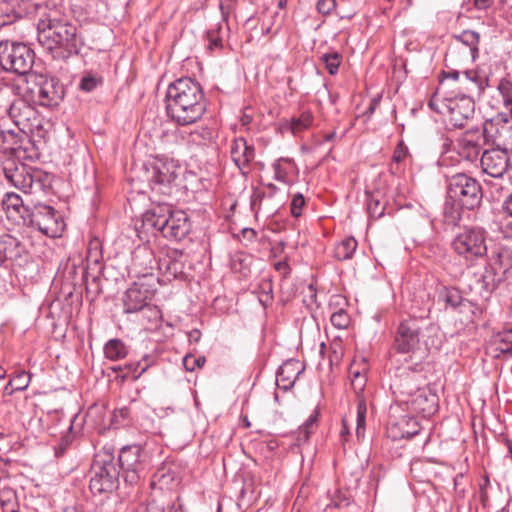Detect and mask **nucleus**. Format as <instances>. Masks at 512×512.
<instances>
[{
    "label": "nucleus",
    "instance_id": "obj_1",
    "mask_svg": "<svg viewBox=\"0 0 512 512\" xmlns=\"http://www.w3.org/2000/svg\"><path fill=\"white\" fill-rule=\"evenodd\" d=\"M166 111L178 125L197 122L206 111L201 85L190 77H182L171 83L166 92Z\"/></svg>",
    "mask_w": 512,
    "mask_h": 512
},
{
    "label": "nucleus",
    "instance_id": "obj_2",
    "mask_svg": "<svg viewBox=\"0 0 512 512\" xmlns=\"http://www.w3.org/2000/svg\"><path fill=\"white\" fill-rule=\"evenodd\" d=\"M153 262L152 253L148 249L143 248L135 252L132 266L138 280L124 294L125 313H136L151 302L156 291L155 282L157 281V277L153 273Z\"/></svg>",
    "mask_w": 512,
    "mask_h": 512
},
{
    "label": "nucleus",
    "instance_id": "obj_3",
    "mask_svg": "<svg viewBox=\"0 0 512 512\" xmlns=\"http://www.w3.org/2000/svg\"><path fill=\"white\" fill-rule=\"evenodd\" d=\"M451 249L467 265L487 255L486 231L479 227H465L451 241Z\"/></svg>",
    "mask_w": 512,
    "mask_h": 512
},
{
    "label": "nucleus",
    "instance_id": "obj_4",
    "mask_svg": "<svg viewBox=\"0 0 512 512\" xmlns=\"http://www.w3.org/2000/svg\"><path fill=\"white\" fill-rule=\"evenodd\" d=\"M39 28L38 40L48 50L64 48L72 52L77 48V28L68 22L62 20H49L48 24Z\"/></svg>",
    "mask_w": 512,
    "mask_h": 512
},
{
    "label": "nucleus",
    "instance_id": "obj_5",
    "mask_svg": "<svg viewBox=\"0 0 512 512\" xmlns=\"http://www.w3.org/2000/svg\"><path fill=\"white\" fill-rule=\"evenodd\" d=\"M91 473L89 487L94 495L110 494L117 489L120 471L111 455L98 456Z\"/></svg>",
    "mask_w": 512,
    "mask_h": 512
},
{
    "label": "nucleus",
    "instance_id": "obj_6",
    "mask_svg": "<svg viewBox=\"0 0 512 512\" xmlns=\"http://www.w3.org/2000/svg\"><path fill=\"white\" fill-rule=\"evenodd\" d=\"M34 58V51L26 44L9 41L0 43V65L6 71L28 77Z\"/></svg>",
    "mask_w": 512,
    "mask_h": 512
},
{
    "label": "nucleus",
    "instance_id": "obj_7",
    "mask_svg": "<svg viewBox=\"0 0 512 512\" xmlns=\"http://www.w3.org/2000/svg\"><path fill=\"white\" fill-rule=\"evenodd\" d=\"M429 106L446 117L447 124L453 128H463L472 118L475 103L471 97L461 96L445 99L440 105L433 98Z\"/></svg>",
    "mask_w": 512,
    "mask_h": 512
},
{
    "label": "nucleus",
    "instance_id": "obj_8",
    "mask_svg": "<svg viewBox=\"0 0 512 512\" xmlns=\"http://www.w3.org/2000/svg\"><path fill=\"white\" fill-rule=\"evenodd\" d=\"M449 197L462 208L473 210L481 204L482 188L478 181L466 174L451 177L448 186Z\"/></svg>",
    "mask_w": 512,
    "mask_h": 512
},
{
    "label": "nucleus",
    "instance_id": "obj_9",
    "mask_svg": "<svg viewBox=\"0 0 512 512\" xmlns=\"http://www.w3.org/2000/svg\"><path fill=\"white\" fill-rule=\"evenodd\" d=\"M3 172L5 178L17 189L24 193H33L42 190L45 187L46 175L37 169H32L24 164L17 165L14 162H8Z\"/></svg>",
    "mask_w": 512,
    "mask_h": 512
},
{
    "label": "nucleus",
    "instance_id": "obj_10",
    "mask_svg": "<svg viewBox=\"0 0 512 512\" xmlns=\"http://www.w3.org/2000/svg\"><path fill=\"white\" fill-rule=\"evenodd\" d=\"M480 34L473 30H464L453 35L446 52L445 60L456 62H475L479 56Z\"/></svg>",
    "mask_w": 512,
    "mask_h": 512
},
{
    "label": "nucleus",
    "instance_id": "obj_11",
    "mask_svg": "<svg viewBox=\"0 0 512 512\" xmlns=\"http://www.w3.org/2000/svg\"><path fill=\"white\" fill-rule=\"evenodd\" d=\"M147 174L151 190L156 194L169 196L178 177L179 166L172 160L156 159L147 168Z\"/></svg>",
    "mask_w": 512,
    "mask_h": 512
},
{
    "label": "nucleus",
    "instance_id": "obj_12",
    "mask_svg": "<svg viewBox=\"0 0 512 512\" xmlns=\"http://www.w3.org/2000/svg\"><path fill=\"white\" fill-rule=\"evenodd\" d=\"M25 226L33 227L42 234L55 238L61 236L65 223L60 213L53 207L38 205L31 211Z\"/></svg>",
    "mask_w": 512,
    "mask_h": 512
},
{
    "label": "nucleus",
    "instance_id": "obj_13",
    "mask_svg": "<svg viewBox=\"0 0 512 512\" xmlns=\"http://www.w3.org/2000/svg\"><path fill=\"white\" fill-rule=\"evenodd\" d=\"M27 82L34 83L35 87L32 88L31 91L34 96L37 97V101L41 106H57L64 97V87L55 77H48L42 74H30L27 78Z\"/></svg>",
    "mask_w": 512,
    "mask_h": 512
},
{
    "label": "nucleus",
    "instance_id": "obj_14",
    "mask_svg": "<svg viewBox=\"0 0 512 512\" xmlns=\"http://www.w3.org/2000/svg\"><path fill=\"white\" fill-rule=\"evenodd\" d=\"M483 136L487 143L496 146L497 149L512 151V120L497 115L483 124Z\"/></svg>",
    "mask_w": 512,
    "mask_h": 512
},
{
    "label": "nucleus",
    "instance_id": "obj_15",
    "mask_svg": "<svg viewBox=\"0 0 512 512\" xmlns=\"http://www.w3.org/2000/svg\"><path fill=\"white\" fill-rule=\"evenodd\" d=\"M140 456L141 448L138 445L126 446L120 450L119 465L122 469L125 483L131 486L138 484L144 471Z\"/></svg>",
    "mask_w": 512,
    "mask_h": 512
},
{
    "label": "nucleus",
    "instance_id": "obj_16",
    "mask_svg": "<svg viewBox=\"0 0 512 512\" xmlns=\"http://www.w3.org/2000/svg\"><path fill=\"white\" fill-rule=\"evenodd\" d=\"M422 321L416 318L404 320L400 323L395 338V347L399 352L409 353L415 351L420 343Z\"/></svg>",
    "mask_w": 512,
    "mask_h": 512
},
{
    "label": "nucleus",
    "instance_id": "obj_17",
    "mask_svg": "<svg viewBox=\"0 0 512 512\" xmlns=\"http://www.w3.org/2000/svg\"><path fill=\"white\" fill-rule=\"evenodd\" d=\"M8 115L18 129L27 133L32 130L38 122L37 110L25 99L17 98L9 106Z\"/></svg>",
    "mask_w": 512,
    "mask_h": 512
},
{
    "label": "nucleus",
    "instance_id": "obj_18",
    "mask_svg": "<svg viewBox=\"0 0 512 512\" xmlns=\"http://www.w3.org/2000/svg\"><path fill=\"white\" fill-rule=\"evenodd\" d=\"M504 256L502 252H497L487 262L484 272L478 280L484 289L493 290L505 280L510 266L509 263H504Z\"/></svg>",
    "mask_w": 512,
    "mask_h": 512
},
{
    "label": "nucleus",
    "instance_id": "obj_19",
    "mask_svg": "<svg viewBox=\"0 0 512 512\" xmlns=\"http://www.w3.org/2000/svg\"><path fill=\"white\" fill-rule=\"evenodd\" d=\"M480 163L482 171L494 178L503 177L510 167L508 153L497 148L485 150Z\"/></svg>",
    "mask_w": 512,
    "mask_h": 512
},
{
    "label": "nucleus",
    "instance_id": "obj_20",
    "mask_svg": "<svg viewBox=\"0 0 512 512\" xmlns=\"http://www.w3.org/2000/svg\"><path fill=\"white\" fill-rule=\"evenodd\" d=\"M422 383L421 375L411 367H400L397 369L391 383L394 393L400 396L410 397L419 389Z\"/></svg>",
    "mask_w": 512,
    "mask_h": 512
},
{
    "label": "nucleus",
    "instance_id": "obj_21",
    "mask_svg": "<svg viewBox=\"0 0 512 512\" xmlns=\"http://www.w3.org/2000/svg\"><path fill=\"white\" fill-rule=\"evenodd\" d=\"M1 206L4 210L8 220L16 225L27 224L31 211L24 205L22 198L14 193L7 192L1 199Z\"/></svg>",
    "mask_w": 512,
    "mask_h": 512
},
{
    "label": "nucleus",
    "instance_id": "obj_22",
    "mask_svg": "<svg viewBox=\"0 0 512 512\" xmlns=\"http://www.w3.org/2000/svg\"><path fill=\"white\" fill-rule=\"evenodd\" d=\"M190 228L191 224L187 214L184 211L177 210L170 213L161 233L165 238L179 241L188 235Z\"/></svg>",
    "mask_w": 512,
    "mask_h": 512
},
{
    "label": "nucleus",
    "instance_id": "obj_23",
    "mask_svg": "<svg viewBox=\"0 0 512 512\" xmlns=\"http://www.w3.org/2000/svg\"><path fill=\"white\" fill-rule=\"evenodd\" d=\"M405 401L412 411L424 417H429L437 411V397L426 389H419Z\"/></svg>",
    "mask_w": 512,
    "mask_h": 512
},
{
    "label": "nucleus",
    "instance_id": "obj_24",
    "mask_svg": "<svg viewBox=\"0 0 512 512\" xmlns=\"http://www.w3.org/2000/svg\"><path fill=\"white\" fill-rule=\"evenodd\" d=\"M231 158L234 164L241 170L242 174L248 173L250 163L255 157V150L252 145L242 138H236L231 144Z\"/></svg>",
    "mask_w": 512,
    "mask_h": 512
},
{
    "label": "nucleus",
    "instance_id": "obj_25",
    "mask_svg": "<svg viewBox=\"0 0 512 512\" xmlns=\"http://www.w3.org/2000/svg\"><path fill=\"white\" fill-rule=\"evenodd\" d=\"M303 371L304 365L300 361L295 359L285 361L277 371L276 384L278 388L285 391L290 389Z\"/></svg>",
    "mask_w": 512,
    "mask_h": 512
},
{
    "label": "nucleus",
    "instance_id": "obj_26",
    "mask_svg": "<svg viewBox=\"0 0 512 512\" xmlns=\"http://www.w3.org/2000/svg\"><path fill=\"white\" fill-rule=\"evenodd\" d=\"M26 254V247L18 238L6 233L0 235V255L5 260L18 262Z\"/></svg>",
    "mask_w": 512,
    "mask_h": 512
},
{
    "label": "nucleus",
    "instance_id": "obj_27",
    "mask_svg": "<svg viewBox=\"0 0 512 512\" xmlns=\"http://www.w3.org/2000/svg\"><path fill=\"white\" fill-rule=\"evenodd\" d=\"M172 211L168 205L159 204L143 215V224L162 232Z\"/></svg>",
    "mask_w": 512,
    "mask_h": 512
},
{
    "label": "nucleus",
    "instance_id": "obj_28",
    "mask_svg": "<svg viewBox=\"0 0 512 512\" xmlns=\"http://www.w3.org/2000/svg\"><path fill=\"white\" fill-rule=\"evenodd\" d=\"M458 154L467 161H474L478 158L481 145L477 140H474L470 133H466L457 143Z\"/></svg>",
    "mask_w": 512,
    "mask_h": 512
},
{
    "label": "nucleus",
    "instance_id": "obj_29",
    "mask_svg": "<svg viewBox=\"0 0 512 512\" xmlns=\"http://www.w3.org/2000/svg\"><path fill=\"white\" fill-rule=\"evenodd\" d=\"M23 139V132L18 133L13 130H0V151L3 153L16 152L21 148Z\"/></svg>",
    "mask_w": 512,
    "mask_h": 512
},
{
    "label": "nucleus",
    "instance_id": "obj_30",
    "mask_svg": "<svg viewBox=\"0 0 512 512\" xmlns=\"http://www.w3.org/2000/svg\"><path fill=\"white\" fill-rule=\"evenodd\" d=\"M443 76L453 80H459L462 84H467L466 89L472 90L473 88L481 89L480 77L475 71L464 70L460 72L458 70L444 71Z\"/></svg>",
    "mask_w": 512,
    "mask_h": 512
},
{
    "label": "nucleus",
    "instance_id": "obj_31",
    "mask_svg": "<svg viewBox=\"0 0 512 512\" xmlns=\"http://www.w3.org/2000/svg\"><path fill=\"white\" fill-rule=\"evenodd\" d=\"M410 157V153L408 147L404 144L403 141H400L392 155V163L390 166V170L393 174H397L402 170V166L405 164L406 160Z\"/></svg>",
    "mask_w": 512,
    "mask_h": 512
},
{
    "label": "nucleus",
    "instance_id": "obj_32",
    "mask_svg": "<svg viewBox=\"0 0 512 512\" xmlns=\"http://www.w3.org/2000/svg\"><path fill=\"white\" fill-rule=\"evenodd\" d=\"M357 248V241L353 237H348L339 242L334 248V256L338 260L350 259Z\"/></svg>",
    "mask_w": 512,
    "mask_h": 512
},
{
    "label": "nucleus",
    "instance_id": "obj_33",
    "mask_svg": "<svg viewBox=\"0 0 512 512\" xmlns=\"http://www.w3.org/2000/svg\"><path fill=\"white\" fill-rule=\"evenodd\" d=\"M313 123V115L309 111L302 112L297 117H292L289 122V129L293 135H299L307 130Z\"/></svg>",
    "mask_w": 512,
    "mask_h": 512
},
{
    "label": "nucleus",
    "instance_id": "obj_34",
    "mask_svg": "<svg viewBox=\"0 0 512 512\" xmlns=\"http://www.w3.org/2000/svg\"><path fill=\"white\" fill-rule=\"evenodd\" d=\"M104 353L106 358L116 361L124 358L128 351L125 344L119 339H111L109 340L105 347Z\"/></svg>",
    "mask_w": 512,
    "mask_h": 512
},
{
    "label": "nucleus",
    "instance_id": "obj_35",
    "mask_svg": "<svg viewBox=\"0 0 512 512\" xmlns=\"http://www.w3.org/2000/svg\"><path fill=\"white\" fill-rule=\"evenodd\" d=\"M439 299L452 308L459 307L464 301L461 292L454 287H444L439 293Z\"/></svg>",
    "mask_w": 512,
    "mask_h": 512
},
{
    "label": "nucleus",
    "instance_id": "obj_36",
    "mask_svg": "<svg viewBox=\"0 0 512 512\" xmlns=\"http://www.w3.org/2000/svg\"><path fill=\"white\" fill-rule=\"evenodd\" d=\"M149 367L150 363L143 365L142 361H138L135 363L126 364L124 367L119 366L118 368H114V370L123 371L122 376L124 378H132L137 380Z\"/></svg>",
    "mask_w": 512,
    "mask_h": 512
},
{
    "label": "nucleus",
    "instance_id": "obj_37",
    "mask_svg": "<svg viewBox=\"0 0 512 512\" xmlns=\"http://www.w3.org/2000/svg\"><path fill=\"white\" fill-rule=\"evenodd\" d=\"M367 417V403L363 397H358L357 417H356V435L358 438L364 436Z\"/></svg>",
    "mask_w": 512,
    "mask_h": 512
},
{
    "label": "nucleus",
    "instance_id": "obj_38",
    "mask_svg": "<svg viewBox=\"0 0 512 512\" xmlns=\"http://www.w3.org/2000/svg\"><path fill=\"white\" fill-rule=\"evenodd\" d=\"M497 90L502 97L504 107L512 113V82L507 78H501L498 81Z\"/></svg>",
    "mask_w": 512,
    "mask_h": 512
},
{
    "label": "nucleus",
    "instance_id": "obj_39",
    "mask_svg": "<svg viewBox=\"0 0 512 512\" xmlns=\"http://www.w3.org/2000/svg\"><path fill=\"white\" fill-rule=\"evenodd\" d=\"M341 58V55L335 51L325 53L321 56V60L325 64V68L331 75L337 74L339 66L341 64Z\"/></svg>",
    "mask_w": 512,
    "mask_h": 512
},
{
    "label": "nucleus",
    "instance_id": "obj_40",
    "mask_svg": "<svg viewBox=\"0 0 512 512\" xmlns=\"http://www.w3.org/2000/svg\"><path fill=\"white\" fill-rule=\"evenodd\" d=\"M139 312H141L142 318L151 324L158 323L162 318L161 310L156 305L150 304V302L140 309Z\"/></svg>",
    "mask_w": 512,
    "mask_h": 512
},
{
    "label": "nucleus",
    "instance_id": "obj_41",
    "mask_svg": "<svg viewBox=\"0 0 512 512\" xmlns=\"http://www.w3.org/2000/svg\"><path fill=\"white\" fill-rule=\"evenodd\" d=\"M331 324L337 329H345L350 323V317L344 309H339L331 314Z\"/></svg>",
    "mask_w": 512,
    "mask_h": 512
},
{
    "label": "nucleus",
    "instance_id": "obj_42",
    "mask_svg": "<svg viewBox=\"0 0 512 512\" xmlns=\"http://www.w3.org/2000/svg\"><path fill=\"white\" fill-rule=\"evenodd\" d=\"M367 210L371 218L379 219L384 215L385 206L371 195L367 200Z\"/></svg>",
    "mask_w": 512,
    "mask_h": 512
},
{
    "label": "nucleus",
    "instance_id": "obj_43",
    "mask_svg": "<svg viewBox=\"0 0 512 512\" xmlns=\"http://www.w3.org/2000/svg\"><path fill=\"white\" fill-rule=\"evenodd\" d=\"M266 198H268L266 190L263 188L255 189L251 196L252 210L258 212L262 208Z\"/></svg>",
    "mask_w": 512,
    "mask_h": 512
},
{
    "label": "nucleus",
    "instance_id": "obj_44",
    "mask_svg": "<svg viewBox=\"0 0 512 512\" xmlns=\"http://www.w3.org/2000/svg\"><path fill=\"white\" fill-rule=\"evenodd\" d=\"M318 420V414L317 412H314L309 416V418L305 421V423L300 426L299 428V437L303 438L304 440H308L310 433L312 432V429L314 425L316 424Z\"/></svg>",
    "mask_w": 512,
    "mask_h": 512
},
{
    "label": "nucleus",
    "instance_id": "obj_45",
    "mask_svg": "<svg viewBox=\"0 0 512 512\" xmlns=\"http://www.w3.org/2000/svg\"><path fill=\"white\" fill-rule=\"evenodd\" d=\"M291 213L294 217H299L305 206V199L302 194H295L291 201Z\"/></svg>",
    "mask_w": 512,
    "mask_h": 512
},
{
    "label": "nucleus",
    "instance_id": "obj_46",
    "mask_svg": "<svg viewBox=\"0 0 512 512\" xmlns=\"http://www.w3.org/2000/svg\"><path fill=\"white\" fill-rule=\"evenodd\" d=\"M207 37H208V42H209V44H208L209 50L214 51V50H219V49L223 48V40L218 35L217 31H215V30L209 31Z\"/></svg>",
    "mask_w": 512,
    "mask_h": 512
},
{
    "label": "nucleus",
    "instance_id": "obj_47",
    "mask_svg": "<svg viewBox=\"0 0 512 512\" xmlns=\"http://www.w3.org/2000/svg\"><path fill=\"white\" fill-rule=\"evenodd\" d=\"M204 363V357L194 358L193 356L187 355L183 359V364L187 371H194L196 367L200 368Z\"/></svg>",
    "mask_w": 512,
    "mask_h": 512
},
{
    "label": "nucleus",
    "instance_id": "obj_48",
    "mask_svg": "<svg viewBox=\"0 0 512 512\" xmlns=\"http://www.w3.org/2000/svg\"><path fill=\"white\" fill-rule=\"evenodd\" d=\"M316 8L320 14L328 15L336 8V0H318Z\"/></svg>",
    "mask_w": 512,
    "mask_h": 512
},
{
    "label": "nucleus",
    "instance_id": "obj_49",
    "mask_svg": "<svg viewBox=\"0 0 512 512\" xmlns=\"http://www.w3.org/2000/svg\"><path fill=\"white\" fill-rule=\"evenodd\" d=\"M29 376L26 373H20L13 378L14 386L17 391L25 390L29 385Z\"/></svg>",
    "mask_w": 512,
    "mask_h": 512
},
{
    "label": "nucleus",
    "instance_id": "obj_50",
    "mask_svg": "<svg viewBox=\"0 0 512 512\" xmlns=\"http://www.w3.org/2000/svg\"><path fill=\"white\" fill-rule=\"evenodd\" d=\"M402 422L400 423H397V424H392L388 427V435L389 437H391L393 440H397V439H400V438H404L406 436H411V435H415L418 433L417 430L413 431V432H409V431H403L401 434H398L395 430L398 428V426L401 424Z\"/></svg>",
    "mask_w": 512,
    "mask_h": 512
},
{
    "label": "nucleus",
    "instance_id": "obj_51",
    "mask_svg": "<svg viewBox=\"0 0 512 512\" xmlns=\"http://www.w3.org/2000/svg\"><path fill=\"white\" fill-rule=\"evenodd\" d=\"M273 170H274L275 178L277 180L282 181V182H286L287 181L288 172L283 167V165H282L280 160H277L273 164Z\"/></svg>",
    "mask_w": 512,
    "mask_h": 512
},
{
    "label": "nucleus",
    "instance_id": "obj_52",
    "mask_svg": "<svg viewBox=\"0 0 512 512\" xmlns=\"http://www.w3.org/2000/svg\"><path fill=\"white\" fill-rule=\"evenodd\" d=\"M367 370L366 364L363 363L362 368L357 367V364L354 362L351 364L349 368V375L351 380L357 379L358 377H366L365 372Z\"/></svg>",
    "mask_w": 512,
    "mask_h": 512
},
{
    "label": "nucleus",
    "instance_id": "obj_53",
    "mask_svg": "<svg viewBox=\"0 0 512 512\" xmlns=\"http://www.w3.org/2000/svg\"><path fill=\"white\" fill-rule=\"evenodd\" d=\"M97 85V81L94 77L85 76L81 79L80 88L83 91H92Z\"/></svg>",
    "mask_w": 512,
    "mask_h": 512
},
{
    "label": "nucleus",
    "instance_id": "obj_54",
    "mask_svg": "<svg viewBox=\"0 0 512 512\" xmlns=\"http://www.w3.org/2000/svg\"><path fill=\"white\" fill-rule=\"evenodd\" d=\"M511 335H512V331L504 334V336L501 338L502 344L499 346V350L502 353L512 354V344H510Z\"/></svg>",
    "mask_w": 512,
    "mask_h": 512
},
{
    "label": "nucleus",
    "instance_id": "obj_55",
    "mask_svg": "<svg viewBox=\"0 0 512 512\" xmlns=\"http://www.w3.org/2000/svg\"><path fill=\"white\" fill-rule=\"evenodd\" d=\"M367 378L366 377H358L357 379L351 380V386L354 392L359 395L363 392L366 386Z\"/></svg>",
    "mask_w": 512,
    "mask_h": 512
},
{
    "label": "nucleus",
    "instance_id": "obj_56",
    "mask_svg": "<svg viewBox=\"0 0 512 512\" xmlns=\"http://www.w3.org/2000/svg\"><path fill=\"white\" fill-rule=\"evenodd\" d=\"M502 210L507 216L512 217V193L503 201Z\"/></svg>",
    "mask_w": 512,
    "mask_h": 512
},
{
    "label": "nucleus",
    "instance_id": "obj_57",
    "mask_svg": "<svg viewBox=\"0 0 512 512\" xmlns=\"http://www.w3.org/2000/svg\"><path fill=\"white\" fill-rule=\"evenodd\" d=\"M339 344L334 343L331 345L330 349L332 350L331 355L329 356L330 363L338 362L340 360L341 354L338 353L337 347Z\"/></svg>",
    "mask_w": 512,
    "mask_h": 512
},
{
    "label": "nucleus",
    "instance_id": "obj_58",
    "mask_svg": "<svg viewBox=\"0 0 512 512\" xmlns=\"http://www.w3.org/2000/svg\"><path fill=\"white\" fill-rule=\"evenodd\" d=\"M474 4L478 9H486L493 4V0H474Z\"/></svg>",
    "mask_w": 512,
    "mask_h": 512
},
{
    "label": "nucleus",
    "instance_id": "obj_59",
    "mask_svg": "<svg viewBox=\"0 0 512 512\" xmlns=\"http://www.w3.org/2000/svg\"><path fill=\"white\" fill-rule=\"evenodd\" d=\"M276 270L279 272H282L283 274H287L290 270L289 265L287 262L279 261L275 264Z\"/></svg>",
    "mask_w": 512,
    "mask_h": 512
},
{
    "label": "nucleus",
    "instance_id": "obj_60",
    "mask_svg": "<svg viewBox=\"0 0 512 512\" xmlns=\"http://www.w3.org/2000/svg\"><path fill=\"white\" fill-rule=\"evenodd\" d=\"M14 391H17L15 389V386H14V381L13 379L10 380L4 387V390H3V393L4 395H12Z\"/></svg>",
    "mask_w": 512,
    "mask_h": 512
},
{
    "label": "nucleus",
    "instance_id": "obj_61",
    "mask_svg": "<svg viewBox=\"0 0 512 512\" xmlns=\"http://www.w3.org/2000/svg\"><path fill=\"white\" fill-rule=\"evenodd\" d=\"M200 336H201V333L199 330H192L190 333H189V340L190 341H199L200 339Z\"/></svg>",
    "mask_w": 512,
    "mask_h": 512
},
{
    "label": "nucleus",
    "instance_id": "obj_62",
    "mask_svg": "<svg viewBox=\"0 0 512 512\" xmlns=\"http://www.w3.org/2000/svg\"><path fill=\"white\" fill-rule=\"evenodd\" d=\"M263 189L266 190L268 198L270 199L277 188L274 184H268L265 187H263Z\"/></svg>",
    "mask_w": 512,
    "mask_h": 512
},
{
    "label": "nucleus",
    "instance_id": "obj_63",
    "mask_svg": "<svg viewBox=\"0 0 512 512\" xmlns=\"http://www.w3.org/2000/svg\"><path fill=\"white\" fill-rule=\"evenodd\" d=\"M67 445H68V441L62 440L59 444V447L56 449V455L59 456L60 454H62L65 451Z\"/></svg>",
    "mask_w": 512,
    "mask_h": 512
},
{
    "label": "nucleus",
    "instance_id": "obj_64",
    "mask_svg": "<svg viewBox=\"0 0 512 512\" xmlns=\"http://www.w3.org/2000/svg\"><path fill=\"white\" fill-rule=\"evenodd\" d=\"M167 512H183L182 507L180 505H177L173 503L168 507Z\"/></svg>",
    "mask_w": 512,
    "mask_h": 512
}]
</instances>
